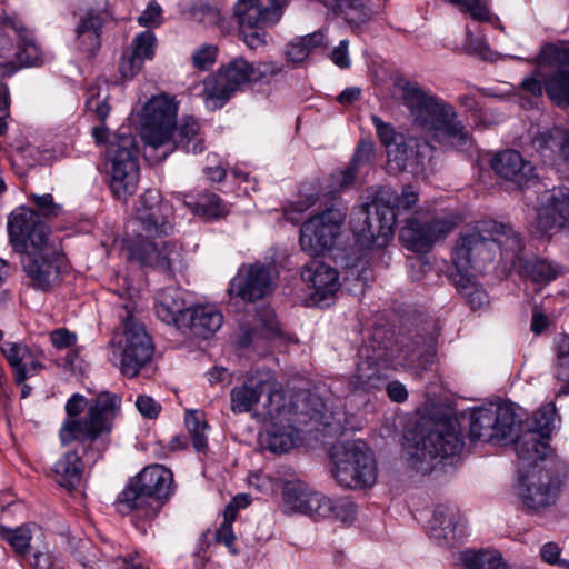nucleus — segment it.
I'll use <instances>...</instances> for the list:
<instances>
[{
    "instance_id": "obj_1",
    "label": "nucleus",
    "mask_w": 569,
    "mask_h": 569,
    "mask_svg": "<svg viewBox=\"0 0 569 569\" xmlns=\"http://www.w3.org/2000/svg\"><path fill=\"white\" fill-rule=\"evenodd\" d=\"M171 216V204L162 199L158 190L149 189L140 197L133 219L137 234L129 243L132 259L164 273H172L181 267L182 249L178 243L150 240L172 232Z\"/></svg>"
},
{
    "instance_id": "obj_2",
    "label": "nucleus",
    "mask_w": 569,
    "mask_h": 569,
    "mask_svg": "<svg viewBox=\"0 0 569 569\" xmlns=\"http://www.w3.org/2000/svg\"><path fill=\"white\" fill-rule=\"evenodd\" d=\"M418 199V191L411 184L403 186L400 193L391 187H380L373 200L358 207L351 216L357 244L381 252L392 237L397 214L410 210Z\"/></svg>"
},
{
    "instance_id": "obj_3",
    "label": "nucleus",
    "mask_w": 569,
    "mask_h": 569,
    "mask_svg": "<svg viewBox=\"0 0 569 569\" xmlns=\"http://www.w3.org/2000/svg\"><path fill=\"white\" fill-rule=\"evenodd\" d=\"M519 422L511 405L476 408L470 415V438L493 443L516 439L515 451L520 459L532 463L545 460L550 451L548 437L530 429L518 436Z\"/></svg>"
},
{
    "instance_id": "obj_4",
    "label": "nucleus",
    "mask_w": 569,
    "mask_h": 569,
    "mask_svg": "<svg viewBox=\"0 0 569 569\" xmlns=\"http://www.w3.org/2000/svg\"><path fill=\"white\" fill-rule=\"evenodd\" d=\"M401 93L411 123L417 130L439 142L466 143L468 131L450 103L417 82L406 81Z\"/></svg>"
},
{
    "instance_id": "obj_5",
    "label": "nucleus",
    "mask_w": 569,
    "mask_h": 569,
    "mask_svg": "<svg viewBox=\"0 0 569 569\" xmlns=\"http://www.w3.org/2000/svg\"><path fill=\"white\" fill-rule=\"evenodd\" d=\"M177 110L173 100L166 96L152 98L144 107L141 137L153 150L168 146L160 158H166L176 148L191 153L202 152L204 148L199 136V123L194 118L189 117L181 126L176 127Z\"/></svg>"
},
{
    "instance_id": "obj_6",
    "label": "nucleus",
    "mask_w": 569,
    "mask_h": 569,
    "mask_svg": "<svg viewBox=\"0 0 569 569\" xmlns=\"http://www.w3.org/2000/svg\"><path fill=\"white\" fill-rule=\"evenodd\" d=\"M87 406L82 395L74 393L66 403L67 419L61 425L59 438L63 446L73 441L93 442L109 435L120 408V399L110 392H100L90 405L87 415L80 417Z\"/></svg>"
},
{
    "instance_id": "obj_7",
    "label": "nucleus",
    "mask_w": 569,
    "mask_h": 569,
    "mask_svg": "<svg viewBox=\"0 0 569 569\" xmlns=\"http://www.w3.org/2000/svg\"><path fill=\"white\" fill-rule=\"evenodd\" d=\"M406 439L411 442V466L423 471V463L456 456L463 448L458 422L450 418L423 421L408 431Z\"/></svg>"
},
{
    "instance_id": "obj_8",
    "label": "nucleus",
    "mask_w": 569,
    "mask_h": 569,
    "mask_svg": "<svg viewBox=\"0 0 569 569\" xmlns=\"http://www.w3.org/2000/svg\"><path fill=\"white\" fill-rule=\"evenodd\" d=\"M172 472L160 465L146 467L131 478L117 498L120 513L141 511L147 518L154 517L172 491Z\"/></svg>"
},
{
    "instance_id": "obj_9",
    "label": "nucleus",
    "mask_w": 569,
    "mask_h": 569,
    "mask_svg": "<svg viewBox=\"0 0 569 569\" xmlns=\"http://www.w3.org/2000/svg\"><path fill=\"white\" fill-rule=\"evenodd\" d=\"M382 335V329H377L372 338L359 347L355 373L348 380L350 392L382 390L388 379L387 371L400 358L398 349L381 341Z\"/></svg>"
},
{
    "instance_id": "obj_10",
    "label": "nucleus",
    "mask_w": 569,
    "mask_h": 569,
    "mask_svg": "<svg viewBox=\"0 0 569 569\" xmlns=\"http://www.w3.org/2000/svg\"><path fill=\"white\" fill-rule=\"evenodd\" d=\"M332 475L341 487L362 489L377 479V466L371 451L361 440L342 441L332 446Z\"/></svg>"
},
{
    "instance_id": "obj_11",
    "label": "nucleus",
    "mask_w": 569,
    "mask_h": 569,
    "mask_svg": "<svg viewBox=\"0 0 569 569\" xmlns=\"http://www.w3.org/2000/svg\"><path fill=\"white\" fill-rule=\"evenodd\" d=\"M110 189L119 200H127L138 188L140 179L139 149L130 133H119L108 147Z\"/></svg>"
},
{
    "instance_id": "obj_12",
    "label": "nucleus",
    "mask_w": 569,
    "mask_h": 569,
    "mask_svg": "<svg viewBox=\"0 0 569 569\" xmlns=\"http://www.w3.org/2000/svg\"><path fill=\"white\" fill-rule=\"evenodd\" d=\"M495 228H499L497 221L482 220L460 231L453 249L455 272H468L493 259Z\"/></svg>"
},
{
    "instance_id": "obj_13",
    "label": "nucleus",
    "mask_w": 569,
    "mask_h": 569,
    "mask_svg": "<svg viewBox=\"0 0 569 569\" xmlns=\"http://www.w3.org/2000/svg\"><path fill=\"white\" fill-rule=\"evenodd\" d=\"M17 41L18 49L14 53L20 67H30L42 63V52L33 39L32 33L20 22L8 17L0 10V74L13 73L17 68L9 60Z\"/></svg>"
},
{
    "instance_id": "obj_14",
    "label": "nucleus",
    "mask_w": 569,
    "mask_h": 569,
    "mask_svg": "<svg viewBox=\"0 0 569 569\" xmlns=\"http://www.w3.org/2000/svg\"><path fill=\"white\" fill-rule=\"evenodd\" d=\"M286 0H238L233 14L240 26L243 42L250 49L264 46V26L280 20Z\"/></svg>"
},
{
    "instance_id": "obj_15",
    "label": "nucleus",
    "mask_w": 569,
    "mask_h": 569,
    "mask_svg": "<svg viewBox=\"0 0 569 569\" xmlns=\"http://www.w3.org/2000/svg\"><path fill=\"white\" fill-rule=\"evenodd\" d=\"M123 309L127 315L123 317L124 333L121 341L120 371L123 376L133 378L151 361L154 345L144 326L132 315L134 303L126 302Z\"/></svg>"
},
{
    "instance_id": "obj_16",
    "label": "nucleus",
    "mask_w": 569,
    "mask_h": 569,
    "mask_svg": "<svg viewBox=\"0 0 569 569\" xmlns=\"http://www.w3.org/2000/svg\"><path fill=\"white\" fill-rule=\"evenodd\" d=\"M250 62L242 57L222 64L203 83V98L208 109L222 108L238 91L251 83Z\"/></svg>"
},
{
    "instance_id": "obj_17",
    "label": "nucleus",
    "mask_w": 569,
    "mask_h": 569,
    "mask_svg": "<svg viewBox=\"0 0 569 569\" xmlns=\"http://www.w3.org/2000/svg\"><path fill=\"white\" fill-rule=\"evenodd\" d=\"M9 241L20 256L39 252L49 242V228L32 209L19 208L8 219Z\"/></svg>"
},
{
    "instance_id": "obj_18",
    "label": "nucleus",
    "mask_w": 569,
    "mask_h": 569,
    "mask_svg": "<svg viewBox=\"0 0 569 569\" xmlns=\"http://www.w3.org/2000/svg\"><path fill=\"white\" fill-rule=\"evenodd\" d=\"M457 226L451 212H440L426 220L409 219L400 230L399 239L412 251H428L439 240L445 239Z\"/></svg>"
},
{
    "instance_id": "obj_19",
    "label": "nucleus",
    "mask_w": 569,
    "mask_h": 569,
    "mask_svg": "<svg viewBox=\"0 0 569 569\" xmlns=\"http://www.w3.org/2000/svg\"><path fill=\"white\" fill-rule=\"evenodd\" d=\"M346 218V213L337 208H328L311 217L301 226L300 244L310 254H320L330 250Z\"/></svg>"
},
{
    "instance_id": "obj_20",
    "label": "nucleus",
    "mask_w": 569,
    "mask_h": 569,
    "mask_svg": "<svg viewBox=\"0 0 569 569\" xmlns=\"http://www.w3.org/2000/svg\"><path fill=\"white\" fill-rule=\"evenodd\" d=\"M535 63L552 71L545 78L547 96L559 107L569 106V49L552 43L542 46Z\"/></svg>"
},
{
    "instance_id": "obj_21",
    "label": "nucleus",
    "mask_w": 569,
    "mask_h": 569,
    "mask_svg": "<svg viewBox=\"0 0 569 569\" xmlns=\"http://www.w3.org/2000/svg\"><path fill=\"white\" fill-rule=\"evenodd\" d=\"M559 489L560 480L550 470L533 469L521 478L519 497L527 509L538 511L556 502Z\"/></svg>"
},
{
    "instance_id": "obj_22",
    "label": "nucleus",
    "mask_w": 569,
    "mask_h": 569,
    "mask_svg": "<svg viewBox=\"0 0 569 569\" xmlns=\"http://www.w3.org/2000/svg\"><path fill=\"white\" fill-rule=\"evenodd\" d=\"M30 286L41 291L50 290L59 280L62 257L54 246H44L39 252L20 258Z\"/></svg>"
},
{
    "instance_id": "obj_23",
    "label": "nucleus",
    "mask_w": 569,
    "mask_h": 569,
    "mask_svg": "<svg viewBox=\"0 0 569 569\" xmlns=\"http://www.w3.org/2000/svg\"><path fill=\"white\" fill-rule=\"evenodd\" d=\"M531 147L545 163L555 166L569 178V130L552 127L537 131Z\"/></svg>"
},
{
    "instance_id": "obj_24",
    "label": "nucleus",
    "mask_w": 569,
    "mask_h": 569,
    "mask_svg": "<svg viewBox=\"0 0 569 569\" xmlns=\"http://www.w3.org/2000/svg\"><path fill=\"white\" fill-rule=\"evenodd\" d=\"M433 147L425 139L406 137L396 146L389 147L388 161L399 171H407L413 176L422 173L430 161Z\"/></svg>"
},
{
    "instance_id": "obj_25",
    "label": "nucleus",
    "mask_w": 569,
    "mask_h": 569,
    "mask_svg": "<svg viewBox=\"0 0 569 569\" xmlns=\"http://www.w3.org/2000/svg\"><path fill=\"white\" fill-rule=\"evenodd\" d=\"M271 269L261 263L243 267L232 279L229 291L244 301L262 299L272 290Z\"/></svg>"
},
{
    "instance_id": "obj_26",
    "label": "nucleus",
    "mask_w": 569,
    "mask_h": 569,
    "mask_svg": "<svg viewBox=\"0 0 569 569\" xmlns=\"http://www.w3.org/2000/svg\"><path fill=\"white\" fill-rule=\"evenodd\" d=\"M465 523L457 506L438 505L428 522V533L442 547H452L463 535Z\"/></svg>"
},
{
    "instance_id": "obj_27",
    "label": "nucleus",
    "mask_w": 569,
    "mask_h": 569,
    "mask_svg": "<svg viewBox=\"0 0 569 569\" xmlns=\"http://www.w3.org/2000/svg\"><path fill=\"white\" fill-rule=\"evenodd\" d=\"M490 167L498 177L518 187H523L537 178L533 164L512 149L495 154L490 160Z\"/></svg>"
},
{
    "instance_id": "obj_28",
    "label": "nucleus",
    "mask_w": 569,
    "mask_h": 569,
    "mask_svg": "<svg viewBox=\"0 0 569 569\" xmlns=\"http://www.w3.org/2000/svg\"><path fill=\"white\" fill-rule=\"evenodd\" d=\"M302 280L313 290L311 297L318 305L325 303L339 288L337 270L321 260L312 259L301 271Z\"/></svg>"
},
{
    "instance_id": "obj_29",
    "label": "nucleus",
    "mask_w": 569,
    "mask_h": 569,
    "mask_svg": "<svg viewBox=\"0 0 569 569\" xmlns=\"http://www.w3.org/2000/svg\"><path fill=\"white\" fill-rule=\"evenodd\" d=\"M1 351L7 361L13 369L14 381L18 385L23 383L28 378L39 373L43 369V365L39 358L42 356L41 350H33L22 342H4Z\"/></svg>"
},
{
    "instance_id": "obj_30",
    "label": "nucleus",
    "mask_w": 569,
    "mask_h": 569,
    "mask_svg": "<svg viewBox=\"0 0 569 569\" xmlns=\"http://www.w3.org/2000/svg\"><path fill=\"white\" fill-rule=\"evenodd\" d=\"M543 208L538 213V224L543 231L569 227V188L557 187L542 198Z\"/></svg>"
},
{
    "instance_id": "obj_31",
    "label": "nucleus",
    "mask_w": 569,
    "mask_h": 569,
    "mask_svg": "<svg viewBox=\"0 0 569 569\" xmlns=\"http://www.w3.org/2000/svg\"><path fill=\"white\" fill-rule=\"evenodd\" d=\"M267 395L268 399L279 396L274 385L269 380L259 378H248L241 386H237L231 389L230 402L231 411L233 413H247L258 405L262 395Z\"/></svg>"
},
{
    "instance_id": "obj_32",
    "label": "nucleus",
    "mask_w": 569,
    "mask_h": 569,
    "mask_svg": "<svg viewBox=\"0 0 569 569\" xmlns=\"http://www.w3.org/2000/svg\"><path fill=\"white\" fill-rule=\"evenodd\" d=\"M181 320L183 333L207 339L221 327L223 317L212 306H196L189 307Z\"/></svg>"
},
{
    "instance_id": "obj_33",
    "label": "nucleus",
    "mask_w": 569,
    "mask_h": 569,
    "mask_svg": "<svg viewBox=\"0 0 569 569\" xmlns=\"http://www.w3.org/2000/svg\"><path fill=\"white\" fill-rule=\"evenodd\" d=\"M306 413L311 420L322 425L330 435L343 433L349 428V416L342 407L333 408L318 396L309 395L305 399Z\"/></svg>"
},
{
    "instance_id": "obj_34",
    "label": "nucleus",
    "mask_w": 569,
    "mask_h": 569,
    "mask_svg": "<svg viewBox=\"0 0 569 569\" xmlns=\"http://www.w3.org/2000/svg\"><path fill=\"white\" fill-rule=\"evenodd\" d=\"M499 228H495L492 242L495 250L499 249L501 259L510 269L516 270L520 261L525 259V244L519 232L515 231L509 224L498 222Z\"/></svg>"
},
{
    "instance_id": "obj_35",
    "label": "nucleus",
    "mask_w": 569,
    "mask_h": 569,
    "mask_svg": "<svg viewBox=\"0 0 569 569\" xmlns=\"http://www.w3.org/2000/svg\"><path fill=\"white\" fill-rule=\"evenodd\" d=\"M189 307H186L182 292L176 288H166L158 292L154 306L157 317L167 325H174L182 328V315Z\"/></svg>"
},
{
    "instance_id": "obj_36",
    "label": "nucleus",
    "mask_w": 569,
    "mask_h": 569,
    "mask_svg": "<svg viewBox=\"0 0 569 569\" xmlns=\"http://www.w3.org/2000/svg\"><path fill=\"white\" fill-rule=\"evenodd\" d=\"M375 160V144L371 140H361L352 156L349 166L332 176L337 181V188L346 189L350 187L356 178V174L366 167H369Z\"/></svg>"
},
{
    "instance_id": "obj_37",
    "label": "nucleus",
    "mask_w": 569,
    "mask_h": 569,
    "mask_svg": "<svg viewBox=\"0 0 569 569\" xmlns=\"http://www.w3.org/2000/svg\"><path fill=\"white\" fill-rule=\"evenodd\" d=\"M450 280L472 310H481L489 306L488 293L468 272H451Z\"/></svg>"
},
{
    "instance_id": "obj_38",
    "label": "nucleus",
    "mask_w": 569,
    "mask_h": 569,
    "mask_svg": "<svg viewBox=\"0 0 569 569\" xmlns=\"http://www.w3.org/2000/svg\"><path fill=\"white\" fill-rule=\"evenodd\" d=\"M103 20L98 13L88 12L77 27V40L80 50L94 54L101 46Z\"/></svg>"
},
{
    "instance_id": "obj_39",
    "label": "nucleus",
    "mask_w": 569,
    "mask_h": 569,
    "mask_svg": "<svg viewBox=\"0 0 569 569\" xmlns=\"http://www.w3.org/2000/svg\"><path fill=\"white\" fill-rule=\"evenodd\" d=\"M56 481L68 490L81 481L83 462L76 451H68L53 466Z\"/></svg>"
},
{
    "instance_id": "obj_40",
    "label": "nucleus",
    "mask_w": 569,
    "mask_h": 569,
    "mask_svg": "<svg viewBox=\"0 0 569 569\" xmlns=\"http://www.w3.org/2000/svg\"><path fill=\"white\" fill-rule=\"evenodd\" d=\"M86 109L89 112H93L97 119L100 121V126L92 128V136L97 143H102L107 140L108 128L104 124L106 119L110 112V106L107 100L108 97H101L99 88L90 86L87 89Z\"/></svg>"
},
{
    "instance_id": "obj_41",
    "label": "nucleus",
    "mask_w": 569,
    "mask_h": 569,
    "mask_svg": "<svg viewBox=\"0 0 569 569\" xmlns=\"http://www.w3.org/2000/svg\"><path fill=\"white\" fill-rule=\"evenodd\" d=\"M298 440V431L290 425H273L261 435L262 446L274 453L290 450Z\"/></svg>"
},
{
    "instance_id": "obj_42",
    "label": "nucleus",
    "mask_w": 569,
    "mask_h": 569,
    "mask_svg": "<svg viewBox=\"0 0 569 569\" xmlns=\"http://www.w3.org/2000/svg\"><path fill=\"white\" fill-rule=\"evenodd\" d=\"M515 271L521 277L529 278L533 282L547 283L559 276L560 268L548 260L537 258L529 260L525 257Z\"/></svg>"
},
{
    "instance_id": "obj_43",
    "label": "nucleus",
    "mask_w": 569,
    "mask_h": 569,
    "mask_svg": "<svg viewBox=\"0 0 569 569\" xmlns=\"http://www.w3.org/2000/svg\"><path fill=\"white\" fill-rule=\"evenodd\" d=\"M322 41L323 34L320 31L297 38L287 46L286 57L293 64L301 63L310 54L311 50L320 46Z\"/></svg>"
},
{
    "instance_id": "obj_44",
    "label": "nucleus",
    "mask_w": 569,
    "mask_h": 569,
    "mask_svg": "<svg viewBox=\"0 0 569 569\" xmlns=\"http://www.w3.org/2000/svg\"><path fill=\"white\" fill-rule=\"evenodd\" d=\"M466 569H509L495 550L467 551L462 557Z\"/></svg>"
},
{
    "instance_id": "obj_45",
    "label": "nucleus",
    "mask_w": 569,
    "mask_h": 569,
    "mask_svg": "<svg viewBox=\"0 0 569 569\" xmlns=\"http://www.w3.org/2000/svg\"><path fill=\"white\" fill-rule=\"evenodd\" d=\"M311 489L299 479H287L282 486L284 505L293 511L299 512V505H303Z\"/></svg>"
},
{
    "instance_id": "obj_46",
    "label": "nucleus",
    "mask_w": 569,
    "mask_h": 569,
    "mask_svg": "<svg viewBox=\"0 0 569 569\" xmlns=\"http://www.w3.org/2000/svg\"><path fill=\"white\" fill-rule=\"evenodd\" d=\"M0 536L18 556L24 557L28 553L31 541V531L28 527L21 526L14 529L0 527Z\"/></svg>"
},
{
    "instance_id": "obj_47",
    "label": "nucleus",
    "mask_w": 569,
    "mask_h": 569,
    "mask_svg": "<svg viewBox=\"0 0 569 569\" xmlns=\"http://www.w3.org/2000/svg\"><path fill=\"white\" fill-rule=\"evenodd\" d=\"M186 426L191 436L192 446L197 452H203L207 448L206 430L208 425L202 415L198 411H188Z\"/></svg>"
},
{
    "instance_id": "obj_48",
    "label": "nucleus",
    "mask_w": 569,
    "mask_h": 569,
    "mask_svg": "<svg viewBox=\"0 0 569 569\" xmlns=\"http://www.w3.org/2000/svg\"><path fill=\"white\" fill-rule=\"evenodd\" d=\"M556 417V406L550 402L542 406L532 418V422L529 427L530 430L537 431L545 437L549 438L550 432L553 429Z\"/></svg>"
},
{
    "instance_id": "obj_49",
    "label": "nucleus",
    "mask_w": 569,
    "mask_h": 569,
    "mask_svg": "<svg viewBox=\"0 0 569 569\" xmlns=\"http://www.w3.org/2000/svg\"><path fill=\"white\" fill-rule=\"evenodd\" d=\"M330 510V499L320 492L311 490L303 505H299V512L311 517L326 518Z\"/></svg>"
},
{
    "instance_id": "obj_50",
    "label": "nucleus",
    "mask_w": 569,
    "mask_h": 569,
    "mask_svg": "<svg viewBox=\"0 0 569 569\" xmlns=\"http://www.w3.org/2000/svg\"><path fill=\"white\" fill-rule=\"evenodd\" d=\"M556 377L562 381L565 386L558 391L557 396L569 393V337H565L558 351V365L556 370Z\"/></svg>"
},
{
    "instance_id": "obj_51",
    "label": "nucleus",
    "mask_w": 569,
    "mask_h": 569,
    "mask_svg": "<svg viewBox=\"0 0 569 569\" xmlns=\"http://www.w3.org/2000/svg\"><path fill=\"white\" fill-rule=\"evenodd\" d=\"M156 42V36L151 31H143L134 38V47L131 53L142 62L147 59H152L154 56Z\"/></svg>"
},
{
    "instance_id": "obj_52",
    "label": "nucleus",
    "mask_w": 569,
    "mask_h": 569,
    "mask_svg": "<svg viewBox=\"0 0 569 569\" xmlns=\"http://www.w3.org/2000/svg\"><path fill=\"white\" fill-rule=\"evenodd\" d=\"M197 212L207 219H216L226 213V208L219 196L207 194L197 203Z\"/></svg>"
},
{
    "instance_id": "obj_53",
    "label": "nucleus",
    "mask_w": 569,
    "mask_h": 569,
    "mask_svg": "<svg viewBox=\"0 0 569 569\" xmlns=\"http://www.w3.org/2000/svg\"><path fill=\"white\" fill-rule=\"evenodd\" d=\"M371 119L376 128L377 136L381 143L387 148V151L389 150V147L396 146L398 141L406 138L403 134L396 132L390 123L383 122L379 117L372 116Z\"/></svg>"
},
{
    "instance_id": "obj_54",
    "label": "nucleus",
    "mask_w": 569,
    "mask_h": 569,
    "mask_svg": "<svg viewBox=\"0 0 569 569\" xmlns=\"http://www.w3.org/2000/svg\"><path fill=\"white\" fill-rule=\"evenodd\" d=\"M357 507L348 499H330V510L327 517H331L342 522H349L355 519Z\"/></svg>"
},
{
    "instance_id": "obj_55",
    "label": "nucleus",
    "mask_w": 569,
    "mask_h": 569,
    "mask_svg": "<svg viewBox=\"0 0 569 569\" xmlns=\"http://www.w3.org/2000/svg\"><path fill=\"white\" fill-rule=\"evenodd\" d=\"M282 71V67L273 61H260L250 63V73L252 82L266 81Z\"/></svg>"
},
{
    "instance_id": "obj_56",
    "label": "nucleus",
    "mask_w": 569,
    "mask_h": 569,
    "mask_svg": "<svg viewBox=\"0 0 569 569\" xmlns=\"http://www.w3.org/2000/svg\"><path fill=\"white\" fill-rule=\"evenodd\" d=\"M371 17V9L368 7V0H353L350 9L346 11L345 20L350 24H361Z\"/></svg>"
},
{
    "instance_id": "obj_57",
    "label": "nucleus",
    "mask_w": 569,
    "mask_h": 569,
    "mask_svg": "<svg viewBox=\"0 0 569 569\" xmlns=\"http://www.w3.org/2000/svg\"><path fill=\"white\" fill-rule=\"evenodd\" d=\"M218 48L213 44H203L192 54V63L200 70H207L216 62Z\"/></svg>"
},
{
    "instance_id": "obj_58",
    "label": "nucleus",
    "mask_w": 569,
    "mask_h": 569,
    "mask_svg": "<svg viewBox=\"0 0 569 569\" xmlns=\"http://www.w3.org/2000/svg\"><path fill=\"white\" fill-rule=\"evenodd\" d=\"M455 4L463 7L472 19L478 21H489L490 12L488 8L480 0H450Z\"/></svg>"
},
{
    "instance_id": "obj_59",
    "label": "nucleus",
    "mask_w": 569,
    "mask_h": 569,
    "mask_svg": "<svg viewBox=\"0 0 569 569\" xmlns=\"http://www.w3.org/2000/svg\"><path fill=\"white\" fill-rule=\"evenodd\" d=\"M191 17L196 22L210 27L219 22L220 12L210 6H201L191 11Z\"/></svg>"
},
{
    "instance_id": "obj_60",
    "label": "nucleus",
    "mask_w": 569,
    "mask_h": 569,
    "mask_svg": "<svg viewBox=\"0 0 569 569\" xmlns=\"http://www.w3.org/2000/svg\"><path fill=\"white\" fill-rule=\"evenodd\" d=\"M138 22L142 27H158L162 22V9L152 1L148 4L147 9L139 16Z\"/></svg>"
},
{
    "instance_id": "obj_61",
    "label": "nucleus",
    "mask_w": 569,
    "mask_h": 569,
    "mask_svg": "<svg viewBox=\"0 0 569 569\" xmlns=\"http://www.w3.org/2000/svg\"><path fill=\"white\" fill-rule=\"evenodd\" d=\"M31 199L34 203L36 209H33L38 217H51L57 214L58 207L53 202V197L49 193L43 196L32 194Z\"/></svg>"
},
{
    "instance_id": "obj_62",
    "label": "nucleus",
    "mask_w": 569,
    "mask_h": 569,
    "mask_svg": "<svg viewBox=\"0 0 569 569\" xmlns=\"http://www.w3.org/2000/svg\"><path fill=\"white\" fill-rule=\"evenodd\" d=\"M143 62L129 52L123 56L119 64V72L123 79H131L141 70Z\"/></svg>"
},
{
    "instance_id": "obj_63",
    "label": "nucleus",
    "mask_w": 569,
    "mask_h": 569,
    "mask_svg": "<svg viewBox=\"0 0 569 569\" xmlns=\"http://www.w3.org/2000/svg\"><path fill=\"white\" fill-rule=\"evenodd\" d=\"M136 407L148 419L157 418L161 410V406L153 398L146 395L138 396Z\"/></svg>"
},
{
    "instance_id": "obj_64",
    "label": "nucleus",
    "mask_w": 569,
    "mask_h": 569,
    "mask_svg": "<svg viewBox=\"0 0 569 569\" xmlns=\"http://www.w3.org/2000/svg\"><path fill=\"white\" fill-rule=\"evenodd\" d=\"M50 341L54 348L66 349L76 343L77 336L66 328H59L50 332Z\"/></svg>"
}]
</instances>
